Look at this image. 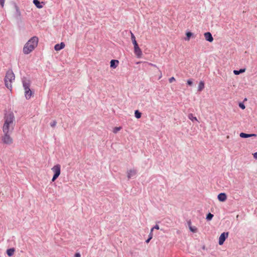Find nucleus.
I'll return each mask as SVG.
<instances>
[{"label": "nucleus", "instance_id": "29", "mask_svg": "<svg viewBox=\"0 0 257 257\" xmlns=\"http://www.w3.org/2000/svg\"><path fill=\"white\" fill-rule=\"evenodd\" d=\"M5 2V0H0V5L2 8L4 6Z\"/></svg>", "mask_w": 257, "mask_h": 257}, {"label": "nucleus", "instance_id": "14", "mask_svg": "<svg viewBox=\"0 0 257 257\" xmlns=\"http://www.w3.org/2000/svg\"><path fill=\"white\" fill-rule=\"evenodd\" d=\"M204 88V82L203 81H200L198 86V91H201Z\"/></svg>", "mask_w": 257, "mask_h": 257}, {"label": "nucleus", "instance_id": "4", "mask_svg": "<svg viewBox=\"0 0 257 257\" xmlns=\"http://www.w3.org/2000/svg\"><path fill=\"white\" fill-rule=\"evenodd\" d=\"M131 39L134 45V52L135 54L137 55V57L141 58L142 55V51L138 46L134 34L132 32H131Z\"/></svg>", "mask_w": 257, "mask_h": 257}, {"label": "nucleus", "instance_id": "24", "mask_svg": "<svg viewBox=\"0 0 257 257\" xmlns=\"http://www.w3.org/2000/svg\"><path fill=\"white\" fill-rule=\"evenodd\" d=\"M213 217V215L212 214H211V213H209L207 215L206 219L207 220H211L212 219Z\"/></svg>", "mask_w": 257, "mask_h": 257}, {"label": "nucleus", "instance_id": "12", "mask_svg": "<svg viewBox=\"0 0 257 257\" xmlns=\"http://www.w3.org/2000/svg\"><path fill=\"white\" fill-rule=\"evenodd\" d=\"M65 44L63 42H61L60 44L55 45L54 46V49L58 51L63 49L65 47Z\"/></svg>", "mask_w": 257, "mask_h": 257}, {"label": "nucleus", "instance_id": "17", "mask_svg": "<svg viewBox=\"0 0 257 257\" xmlns=\"http://www.w3.org/2000/svg\"><path fill=\"white\" fill-rule=\"evenodd\" d=\"M33 3L36 7L39 9H41L43 7V6L41 4L40 2L38 0H33Z\"/></svg>", "mask_w": 257, "mask_h": 257}, {"label": "nucleus", "instance_id": "2", "mask_svg": "<svg viewBox=\"0 0 257 257\" xmlns=\"http://www.w3.org/2000/svg\"><path fill=\"white\" fill-rule=\"evenodd\" d=\"M39 39L36 36L32 37L25 45L23 48V53L29 54L32 52L38 46Z\"/></svg>", "mask_w": 257, "mask_h": 257}, {"label": "nucleus", "instance_id": "34", "mask_svg": "<svg viewBox=\"0 0 257 257\" xmlns=\"http://www.w3.org/2000/svg\"><path fill=\"white\" fill-rule=\"evenodd\" d=\"M253 156L255 159H257V152L253 153Z\"/></svg>", "mask_w": 257, "mask_h": 257}, {"label": "nucleus", "instance_id": "26", "mask_svg": "<svg viewBox=\"0 0 257 257\" xmlns=\"http://www.w3.org/2000/svg\"><path fill=\"white\" fill-rule=\"evenodd\" d=\"M56 124H57V121L55 120H54L52 122H51L50 125L51 127H54L56 125Z\"/></svg>", "mask_w": 257, "mask_h": 257}, {"label": "nucleus", "instance_id": "37", "mask_svg": "<svg viewBox=\"0 0 257 257\" xmlns=\"http://www.w3.org/2000/svg\"><path fill=\"white\" fill-rule=\"evenodd\" d=\"M151 239V238H149H149H148L146 240V242L147 243H149Z\"/></svg>", "mask_w": 257, "mask_h": 257}, {"label": "nucleus", "instance_id": "10", "mask_svg": "<svg viewBox=\"0 0 257 257\" xmlns=\"http://www.w3.org/2000/svg\"><path fill=\"white\" fill-rule=\"evenodd\" d=\"M217 198L221 202L225 201L227 199V196L225 193H221L217 196Z\"/></svg>", "mask_w": 257, "mask_h": 257}, {"label": "nucleus", "instance_id": "28", "mask_svg": "<svg viewBox=\"0 0 257 257\" xmlns=\"http://www.w3.org/2000/svg\"><path fill=\"white\" fill-rule=\"evenodd\" d=\"M153 229H151V231H150V232L149 233V237L150 238H153Z\"/></svg>", "mask_w": 257, "mask_h": 257}, {"label": "nucleus", "instance_id": "38", "mask_svg": "<svg viewBox=\"0 0 257 257\" xmlns=\"http://www.w3.org/2000/svg\"><path fill=\"white\" fill-rule=\"evenodd\" d=\"M160 73H161V75H159V79L161 78L162 77V73L161 72V71H160Z\"/></svg>", "mask_w": 257, "mask_h": 257}, {"label": "nucleus", "instance_id": "13", "mask_svg": "<svg viewBox=\"0 0 257 257\" xmlns=\"http://www.w3.org/2000/svg\"><path fill=\"white\" fill-rule=\"evenodd\" d=\"M110 67L115 69L118 65L119 61L117 60H111L110 61Z\"/></svg>", "mask_w": 257, "mask_h": 257}, {"label": "nucleus", "instance_id": "6", "mask_svg": "<svg viewBox=\"0 0 257 257\" xmlns=\"http://www.w3.org/2000/svg\"><path fill=\"white\" fill-rule=\"evenodd\" d=\"M4 136L2 137V141L5 144L10 145L13 143V140L10 135L12 132H3Z\"/></svg>", "mask_w": 257, "mask_h": 257}, {"label": "nucleus", "instance_id": "23", "mask_svg": "<svg viewBox=\"0 0 257 257\" xmlns=\"http://www.w3.org/2000/svg\"><path fill=\"white\" fill-rule=\"evenodd\" d=\"M239 136H240V137L242 138H247L250 137V136L249 135V134H245L244 133H241L239 134Z\"/></svg>", "mask_w": 257, "mask_h": 257}, {"label": "nucleus", "instance_id": "36", "mask_svg": "<svg viewBox=\"0 0 257 257\" xmlns=\"http://www.w3.org/2000/svg\"><path fill=\"white\" fill-rule=\"evenodd\" d=\"M149 65H151V66H153V67H157L156 65L154 64H152V63H149Z\"/></svg>", "mask_w": 257, "mask_h": 257}, {"label": "nucleus", "instance_id": "9", "mask_svg": "<svg viewBox=\"0 0 257 257\" xmlns=\"http://www.w3.org/2000/svg\"><path fill=\"white\" fill-rule=\"evenodd\" d=\"M205 39L209 42H212L213 41V37L210 32H206L204 34Z\"/></svg>", "mask_w": 257, "mask_h": 257}, {"label": "nucleus", "instance_id": "11", "mask_svg": "<svg viewBox=\"0 0 257 257\" xmlns=\"http://www.w3.org/2000/svg\"><path fill=\"white\" fill-rule=\"evenodd\" d=\"M137 174L136 170L134 169H131L127 172V177L128 179H131L132 177L135 176Z\"/></svg>", "mask_w": 257, "mask_h": 257}, {"label": "nucleus", "instance_id": "35", "mask_svg": "<svg viewBox=\"0 0 257 257\" xmlns=\"http://www.w3.org/2000/svg\"><path fill=\"white\" fill-rule=\"evenodd\" d=\"M249 135L250 136V137H256V136H257L255 134H249Z\"/></svg>", "mask_w": 257, "mask_h": 257}, {"label": "nucleus", "instance_id": "16", "mask_svg": "<svg viewBox=\"0 0 257 257\" xmlns=\"http://www.w3.org/2000/svg\"><path fill=\"white\" fill-rule=\"evenodd\" d=\"M15 250L14 248H11L7 249V253L8 255L9 256H12L14 253Z\"/></svg>", "mask_w": 257, "mask_h": 257}, {"label": "nucleus", "instance_id": "22", "mask_svg": "<svg viewBox=\"0 0 257 257\" xmlns=\"http://www.w3.org/2000/svg\"><path fill=\"white\" fill-rule=\"evenodd\" d=\"M135 115L137 118H140L141 117L142 113L138 110L135 111Z\"/></svg>", "mask_w": 257, "mask_h": 257}, {"label": "nucleus", "instance_id": "3", "mask_svg": "<svg viewBox=\"0 0 257 257\" xmlns=\"http://www.w3.org/2000/svg\"><path fill=\"white\" fill-rule=\"evenodd\" d=\"M15 76L12 70H9L6 74L5 83L6 86L11 90L12 88V82L15 80Z\"/></svg>", "mask_w": 257, "mask_h": 257}, {"label": "nucleus", "instance_id": "30", "mask_svg": "<svg viewBox=\"0 0 257 257\" xmlns=\"http://www.w3.org/2000/svg\"><path fill=\"white\" fill-rule=\"evenodd\" d=\"M239 106L242 109H244L245 108V105L242 103H240L239 104Z\"/></svg>", "mask_w": 257, "mask_h": 257}, {"label": "nucleus", "instance_id": "8", "mask_svg": "<svg viewBox=\"0 0 257 257\" xmlns=\"http://www.w3.org/2000/svg\"><path fill=\"white\" fill-rule=\"evenodd\" d=\"M31 83L29 80L23 79V85L25 92L30 90V89Z\"/></svg>", "mask_w": 257, "mask_h": 257}, {"label": "nucleus", "instance_id": "1", "mask_svg": "<svg viewBox=\"0 0 257 257\" xmlns=\"http://www.w3.org/2000/svg\"><path fill=\"white\" fill-rule=\"evenodd\" d=\"M4 123L3 126V132H12L15 124V117L12 111L5 114Z\"/></svg>", "mask_w": 257, "mask_h": 257}, {"label": "nucleus", "instance_id": "19", "mask_svg": "<svg viewBox=\"0 0 257 257\" xmlns=\"http://www.w3.org/2000/svg\"><path fill=\"white\" fill-rule=\"evenodd\" d=\"M191 222L189 221L188 222V224H189V229H190V230L191 231H192V232H196L197 231V228L195 227H192L191 226Z\"/></svg>", "mask_w": 257, "mask_h": 257}, {"label": "nucleus", "instance_id": "7", "mask_svg": "<svg viewBox=\"0 0 257 257\" xmlns=\"http://www.w3.org/2000/svg\"><path fill=\"white\" fill-rule=\"evenodd\" d=\"M228 236V232H224L222 233L221 234L219 237V241L218 243L219 245H222L223 244L224 241L225 240L226 238Z\"/></svg>", "mask_w": 257, "mask_h": 257}, {"label": "nucleus", "instance_id": "33", "mask_svg": "<svg viewBox=\"0 0 257 257\" xmlns=\"http://www.w3.org/2000/svg\"><path fill=\"white\" fill-rule=\"evenodd\" d=\"M74 257H81V255H80V253H79V252H76V253L74 254Z\"/></svg>", "mask_w": 257, "mask_h": 257}, {"label": "nucleus", "instance_id": "32", "mask_svg": "<svg viewBox=\"0 0 257 257\" xmlns=\"http://www.w3.org/2000/svg\"><path fill=\"white\" fill-rule=\"evenodd\" d=\"M159 226L157 224H156V225H155L153 228H152L151 229H153V230L154 229H159Z\"/></svg>", "mask_w": 257, "mask_h": 257}, {"label": "nucleus", "instance_id": "20", "mask_svg": "<svg viewBox=\"0 0 257 257\" xmlns=\"http://www.w3.org/2000/svg\"><path fill=\"white\" fill-rule=\"evenodd\" d=\"M188 118L192 121H197L198 119L196 117L194 116L192 113H190L188 114Z\"/></svg>", "mask_w": 257, "mask_h": 257}, {"label": "nucleus", "instance_id": "21", "mask_svg": "<svg viewBox=\"0 0 257 257\" xmlns=\"http://www.w3.org/2000/svg\"><path fill=\"white\" fill-rule=\"evenodd\" d=\"M245 69H240L239 70H234L233 73L235 75H238L241 73L245 72Z\"/></svg>", "mask_w": 257, "mask_h": 257}, {"label": "nucleus", "instance_id": "18", "mask_svg": "<svg viewBox=\"0 0 257 257\" xmlns=\"http://www.w3.org/2000/svg\"><path fill=\"white\" fill-rule=\"evenodd\" d=\"M193 36V33L191 32H188L186 33V38H185L186 41H189L190 37Z\"/></svg>", "mask_w": 257, "mask_h": 257}, {"label": "nucleus", "instance_id": "25", "mask_svg": "<svg viewBox=\"0 0 257 257\" xmlns=\"http://www.w3.org/2000/svg\"><path fill=\"white\" fill-rule=\"evenodd\" d=\"M121 129V127H115L113 128V132L114 134H116L118 131H119Z\"/></svg>", "mask_w": 257, "mask_h": 257}, {"label": "nucleus", "instance_id": "27", "mask_svg": "<svg viewBox=\"0 0 257 257\" xmlns=\"http://www.w3.org/2000/svg\"><path fill=\"white\" fill-rule=\"evenodd\" d=\"M175 78L174 77H172L169 79V81L170 83H172L173 81H175Z\"/></svg>", "mask_w": 257, "mask_h": 257}, {"label": "nucleus", "instance_id": "31", "mask_svg": "<svg viewBox=\"0 0 257 257\" xmlns=\"http://www.w3.org/2000/svg\"><path fill=\"white\" fill-rule=\"evenodd\" d=\"M187 83L189 85H192V84H193V82L192 81L191 79H188L187 81Z\"/></svg>", "mask_w": 257, "mask_h": 257}, {"label": "nucleus", "instance_id": "15", "mask_svg": "<svg viewBox=\"0 0 257 257\" xmlns=\"http://www.w3.org/2000/svg\"><path fill=\"white\" fill-rule=\"evenodd\" d=\"M32 95V92L31 90V89H30V90H28V91L25 92V96L27 99H29L31 97Z\"/></svg>", "mask_w": 257, "mask_h": 257}, {"label": "nucleus", "instance_id": "5", "mask_svg": "<svg viewBox=\"0 0 257 257\" xmlns=\"http://www.w3.org/2000/svg\"><path fill=\"white\" fill-rule=\"evenodd\" d=\"M52 171L54 173V175L52 179V181H55L59 176L61 173V166L59 164H57L54 166L52 169Z\"/></svg>", "mask_w": 257, "mask_h": 257}]
</instances>
